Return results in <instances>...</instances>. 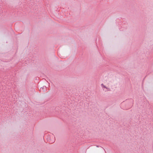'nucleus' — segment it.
<instances>
[{"instance_id": "4", "label": "nucleus", "mask_w": 153, "mask_h": 153, "mask_svg": "<svg viewBox=\"0 0 153 153\" xmlns=\"http://www.w3.org/2000/svg\"><path fill=\"white\" fill-rule=\"evenodd\" d=\"M101 85V86H103L104 85L103 84H102Z\"/></svg>"}, {"instance_id": "1", "label": "nucleus", "mask_w": 153, "mask_h": 153, "mask_svg": "<svg viewBox=\"0 0 153 153\" xmlns=\"http://www.w3.org/2000/svg\"><path fill=\"white\" fill-rule=\"evenodd\" d=\"M47 87L45 86H44L40 88V91L44 92L47 91Z\"/></svg>"}, {"instance_id": "2", "label": "nucleus", "mask_w": 153, "mask_h": 153, "mask_svg": "<svg viewBox=\"0 0 153 153\" xmlns=\"http://www.w3.org/2000/svg\"><path fill=\"white\" fill-rule=\"evenodd\" d=\"M103 87L104 88H107L105 85H103Z\"/></svg>"}, {"instance_id": "3", "label": "nucleus", "mask_w": 153, "mask_h": 153, "mask_svg": "<svg viewBox=\"0 0 153 153\" xmlns=\"http://www.w3.org/2000/svg\"><path fill=\"white\" fill-rule=\"evenodd\" d=\"M96 146L97 147H99L100 146H98V145H97Z\"/></svg>"}]
</instances>
